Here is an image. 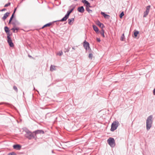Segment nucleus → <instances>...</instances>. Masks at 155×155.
Listing matches in <instances>:
<instances>
[{"label": "nucleus", "instance_id": "13", "mask_svg": "<svg viewBox=\"0 0 155 155\" xmlns=\"http://www.w3.org/2000/svg\"><path fill=\"white\" fill-rule=\"evenodd\" d=\"M96 23L101 28H103L104 27V25L103 24L101 23L99 21H97Z\"/></svg>", "mask_w": 155, "mask_h": 155}, {"label": "nucleus", "instance_id": "22", "mask_svg": "<svg viewBox=\"0 0 155 155\" xmlns=\"http://www.w3.org/2000/svg\"><path fill=\"white\" fill-rule=\"evenodd\" d=\"M124 38H125V37H124V34H123L121 37L120 40H121L122 41H124Z\"/></svg>", "mask_w": 155, "mask_h": 155}, {"label": "nucleus", "instance_id": "1", "mask_svg": "<svg viewBox=\"0 0 155 155\" xmlns=\"http://www.w3.org/2000/svg\"><path fill=\"white\" fill-rule=\"evenodd\" d=\"M75 8V6L74 5H72L70 6V8L71 9L70 10L68 11L67 14L65 15V16L59 21H66L68 18L69 16L70 13L74 10V9Z\"/></svg>", "mask_w": 155, "mask_h": 155}, {"label": "nucleus", "instance_id": "40", "mask_svg": "<svg viewBox=\"0 0 155 155\" xmlns=\"http://www.w3.org/2000/svg\"><path fill=\"white\" fill-rule=\"evenodd\" d=\"M92 1H93V0H92Z\"/></svg>", "mask_w": 155, "mask_h": 155}, {"label": "nucleus", "instance_id": "17", "mask_svg": "<svg viewBox=\"0 0 155 155\" xmlns=\"http://www.w3.org/2000/svg\"><path fill=\"white\" fill-rule=\"evenodd\" d=\"M93 28L94 31H96V32H98L99 29H98V28H97V27L95 25H93Z\"/></svg>", "mask_w": 155, "mask_h": 155}, {"label": "nucleus", "instance_id": "39", "mask_svg": "<svg viewBox=\"0 0 155 155\" xmlns=\"http://www.w3.org/2000/svg\"><path fill=\"white\" fill-rule=\"evenodd\" d=\"M75 1H77V0H74Z\"/></svg>", "mask_w": 155, "mask_h": 155}, {"label": "nucleus", "instance_id": "25", "mask_svg": "<svg viewBox=\"0 0 155 155\" xmlns=\"http://www.w3.org/2000/svg\"><path fill=\"white\" fill-rule=\"evenodd\" d=\"M13 16H14V14H13L12 15L11 17L10 18V20H9V23H8L9 24L10 23L12 20V19H13Z\"/></svg>", "mask_w": 155, "mask_h": 155}, {"label": "nucleus", "instance_id": "20", "mask_svg": "<svg viewBox=\"0 0 155 155\" xmlns=\"http://www.w3.org/2000/svg\"><path fill=\"white\" fill-rule=\"evenodd\" d=\"M101 34V35L104 38L105 37V36L104 35V31L103 29H102L101 31L100 32Z\"/></svg>", "mask_w": 155, "mask_h": 155}, {"label": "nucleus", "instance_id": "33", "mask_svg": "<svg viewBox=\"0 0 155 155\" xmlns=\"http://www.w3.org/2000/svg\"><path fill=\"white\" fill-rule=\"evenodd\" d=\"M97 41H98V42H100L101 41V40L99 38H97Z\"/></svg>", "mask_w": 155, "mask_h": 155}, {"label": "nucleus", "instance_id": "21", "mask_svg": "<svg viewBox=\"0 0 155 155\" xmlns=\"http://www.w3.org/2000/svg\"><path fill=\"white\" fill-rule=\"evenodd\" d=\"M5 31L6 33L8 32L9 31L8 28L7 27H5L4 28Z\"/></svg>", "mask_w": 155, "mask_h": 155}, {"label": "nucleus", "instance_id": "29", "mask_svg": "<svg viewBox=\"0 0 155 155\" xmlns=\"http://www.w3.org/2000/svg\"><path fill=\"white\" fill-rule=\"evenodd\" d=\"M93 57V54H90L89 55V58L91 59H92Z\"/></svg>", "mask_w": 155, "mask_h": 155}, {"label": "nucleus", "instance_id": "8", "mask_svg": "<svg viewBox=\"0 0 155 155\" xmlns=\"http://www.w3.org/2000/svg\"><path fill=\"white\" fill-rule=\"evenodd\" d=\"M7 39L9 45L11 47H13L14 46V44L12 43V39L10 37V35H9L7 36Z\"/></svg>", "mask_w": 155, "mask_h": 155}, {"label": "nucleus", "instance_id": "16", "mask_svg": "<svg viewBox=\"0 0 155 155\" xmlns=\"http://www.w3.org/2000/svg\"><path fill=\"white\" fill-rule=\"evenodd\" d=\"M68 23L70 25H71L74 21V18H71L68 19Z\"/></svg>", "mask_w": 155, "mask_h": 155}, {"label": "nucleus", "instance_id": "9", "mask_svg": "<svg viewBox=\"0 0 155 155\" xmlns=\"http://www.w3.org/2000/svg\"><path fill=\"white\" fill-rule=\"evenodd\" d=\"M82 2L86 5V7H91L90 3L86 0H82Z\"/></svg>", "mask_w": 155, "mask_h": 155}, {"label": "nucleus", "instance_id": "7", "mask_svg": "<svg viewBox=\"0 0 155 155\" xmlns=\"http://www.w3.org/2000/svg\"><path fill=\"white\" fill-rule=\"evenodd\" d=\"M83 45L86 51L89 50L90 49L89 43L85 41Z\"/></svg>", "mask_w": 155, "mask_h": 155}, {"label": "nucleus", "instance_id": "32", "mask_svg": "<svg viewBox=\"0 0 155 155\" xmlns=\"http://www.w3.org/2000/svg\"><path fill=\"white\" fill-rule=\"evenodd\" d=\"M14 89L17 92L18 89L17 87L15 86H14L13 87Z\"/></svg>", "mask_w": 155, "mask_h": 155}, {"label": "nucleus", "instance_id": "15", "mask_svg": "<svg viewBox=\"0 0 155 155\" xmlns=\"http://www.w3.org/2000/svg\"><path fill=\"white\" fill-rule=\"evenodd\" d=\"M9 14V13L8 12H7L5 13L3 17L2 18V19L4 20H5L6 18L8 16Z\"/></svg>", "mask_w": 155, "mask_h": 155}, {"label": "nucleus", "instance_id": "35", "mask_svg": "<svg viewBox=\"0 0 155 155\" xmlns=\"http://www.w3.org/2000/svg\"><path fill=\"white\" fill-rule=\"evenodd\" d=\"M16 8H15V10H14V13L13 14H14V13H15V11H16Z\"/></svg>", "mask_w": 155, "mask_h": 155}, {"label": "nucleus", "instance_id": "27", "mask_svg": "<svg viewBox=\"0 0 155 155\" xmlns=\"http://www.w3.org/2000/svg\"><path fill=\"white\" fill-rule=\"evenodd\" d=\"M124 15V12H122L120 14V18H122V17Z\"/></svg>", "mask_w": 155, "mask_h": 155}, {"label": "nucleus", "instance_id": "34", "mask_svg": "<svg viewBox=\"0 0 155 155\" xmlns=\"http://www.w3.org/2000/svg\"><path fill=\"white\" fill-rule=\"evenodd\" d=\"M153 94L155 95V88L153 90Z\"/></svg>", "mask_w": 155, "mask_h": 155}, {"label": "nucleus", "instance_id": "3", "mask_svg": "<svg viewBox=\"0 0 155 155\" xmlns=\"http://www.w3.org/2000/svg\"><path fill=\"white\" fill-rule=\"evenodd\" d=\"M119 124V122L117 121H115L113 122L111 125L110 130L113 131L115 130Z\"/></svg>", "mask_w": 155, "mask_h": 155}, {"label": "nucleus", "instance_id": "19", "mask_svg": "<svg viewBox=\"0 0 155 155\" xmlns=\"http://www.w3.org/2000/svg\"><path fill=\"white\" fill-rule=\"evenodd\" d=\"M88 7V6L86 7V10L89 13H91L92 12V11L89 9V7Z\"/></svg>", "mask_w": 155, "mask_h": 155}, {"label": "nucleus", "instance_id": "14", "mask_svg": "<svg viewBox=\"0 0 155 155\" xmlns=\"http://www.w3.org/2000/svg\"><path fill=\"white\" fill-rule=\"evenodd\" d=\"M101 14L105 18L108 19L109 18L110 16L105 14L104 12H101Z\"/></svg>", "mask_w": 155, "mask_h": 155}, {"label": "nucleus", "instance_id": "2", "mask_svg": "<svg viewBox=\"0 0 155 155\" xmlns=\"http://www.w3.org/2000/svg\"><path fill=\"white\" fill-rule=\"evenodd\" d=\"M152 122V117H148L146 120V129L147 130H149L151 127Z\"/></svg>", "mask_w": 155, "mask_h": 155}, {"label": "nucleus", "instance_id": "10", "mask_svg": "<svg viewBox=\"0 0 155 155\" xmlns=\"http://www.w3.org/2000/svg\"><path fill=\"white\" fill-rule=\"evenodd\" d=\"M14 149L17 150H19L21 148V146L18 144L14 145L13 146Z\"/></svg>", "mask_w": 155, "mask_h": 155}, {"label": "nucleus", "instance_id": "24", "mask_svg": "<svg viewBox=\"0 0 155 155\" xmlns=\"http://www.w3.org/2000/svg\"><path fill=\"white\" fill-rule=\"evenodd\" d=\"M51 23H49L45 25H44L43 27L42 28H44V27H45L49 26L50 25H51Z\"/></svg>", "mask_w": 155, "mask_h": 155}, {"label": "nucleus", "instance_id": "30", "mask_svg": "<svg viewBox=\"0 0 155 155\" xmlns=\"http://www.w3.org/2000/svg\"><path fill=\"white\" fill-rule=\"evenodd\" d=\"M8 155H16V154L15 153L13 152L8 153Z\"/></svg>", "mask_w": 155, "mask_h": 155}, {"label": "nucleus", "instance_id": "23", "mask_svg": "<svg viewBox=\"0 0 155 155\" xmlns=\"http://www.w3.org/2000/svg\"><path fill=\"white\" fill-rule=\"evenodd\" d=\"M139 34V31H135L134 33V35L135 37H136L138 34Z\"/></svg>", "mask_w": 155, "mask_h": 155}, {"label": "nucleus", "instance_id": "11", "mask_svg": "<svg viewBox=\"0 0 155 155\" xmlns=\"http://www.w3.org/2000/svg\"><path fill=\"white\" fill-rule=\"evenodd\" d=\"M78 10L80 12L83 13L84 12V10L83 7L81 6L78 8Z\"/></svg>", "mask_w": 155, "mask_h": 155}, {"label": "nucleus", "instance_id": "12", "mask_svg": "<svg viewBox=\"0 0 155 155\" xmlns=\"http://www.w3.org/2000/svg\"><path fill=\"white\" fill-rule=\"evenodd\" d=\"M34 133H35V134H44V132L42 130H38L34 132Z\"/></svg>", "mask_w": 155, "mask_h": 155}, {"label": "nucleus", "instance_id": "26", "mask_svg": "<svg viewBox=\"0 0 155 155\" xmlns=\"http://www.w3.org/2000/svg\"><path fill=\"white\" fill-rule=\"evenodd\" d=\"M63 54V52L62 51H60L57 54V55H59V56H61Z\"/></svg>", "mask_w": 155, "mask_h": 155}, {"label": "nucleus", "instance_id": "31", "mask_svg": "<svg viewBox=\"0 0 155 155\" xmlns=\"http://www.w3.org/2000/svg\"><path fill=\"white\" fill-rule=\"evenodd\" d=\"M10 5V3H7L5 5V7H7L9 6V5Z\"/></svg>", "mask_w": 155, "mask_h": 155}, {"label": "nucleus", "instance_id": "38", "mask_svg": "<svg viewBox=\"0 0 155 155\" xmlns=\"http://www.w3.org/2000/svg\"><path fill=\"white\" fill-rule=\"evenodd\" d=\"M29 57H31V56H29Z\"/></svg>", "mask_w": 155, "mask_h": 155}, {"label": "nucleus", "instance_id": "28", "mask_svg": "<svg viewBox=\"0 0 155 155\" xmlns=\"http://www.w3.org/2000/svg\"><path fill=\"white\" fill-rule=\"evenodd\" d=\"M12 29V30H13V31L14 32H16L17 31V30H18V28H13Z\"/></svg>", "mask_w": 155, "mask_h": 155}, {"label": "nucleus", "instance_id": "6", "mask_svg": "<svg viewBox=\"0 0 155 155\" xmlns=\"http://www.w3.org/2000/svg\"><path fill=\"white\" fill-rule=\"evenodd\" d=\"M150 8V5H148L146 7V10L143 13V17H146L147 15L149 12Z\"/></svg>", "mask_w": 155, "mask_h": 155}, {"label": "nucleus", "instance_id": "4", "mask_svg": "<svg viewBox=\"0 0 155 155\" xmlns=\"http://www.w3.org/2000/svg\"><path fill=\"white\" fill-rule=\"evenodd\" d=\"M26 134H25V137L29 140H31L34 138V136L33 133L29 130L25 131Z\"/></svg>", "mask_w": 155, "mask_h": 155}, {"label": "nucleus", "instance_id": "36", "mask_svg": "<svg viewBox=\"0 0 155 155\" xmlns=\"http://www.w3.org/2000/svg\"><path fill=\"white\" fill-rule=\"evenodd\" d=\"M72 49L74 50H75V47H72Z\"/></svg>", "mask_w": 155, "mask_h": 155}, {"label": "nucleus", "instance_id": "37", "mask_svg": "<svg viewBox=\"0 0 155 155\" xmlns=\"http://www.w3.org/2000/svg\"><path fill=\"white\" fill-rule=\"evenodd\" d=\"M5 10V9H2V11H4Z\"/></svg>", "mask_w": 155, "mask_h": 155}, {"label": "nucleus", "instance_id": "5", "mask_svg": "<svg viewBox=\"0 0 155 155\" xmlns=\"http://www.w3.org/2000/svg\"><path fill=\"white\" fill-rule=\"evenodd\" d=\"M107 142L111 147H114L115 146V141L114 138L110 137L107 140Z\"/></svg>", "mask_w": 155, "mask_h": 155}, {"label": "nucleus", "instance_id": "18", "mask_svg": "<svg viewBox=\"0 0 155 155\" xmlns=\"http://www.w3.org/2000/svg\"><path fill=\"white\" fill-rule=\"evenodd\" d=\"M55 68V66L51 65L50 68V70L51 71H53L54 70H55L56 69Z\"/></svg>", "mask_w": 155, "mask_h": 155}]
</instances>
